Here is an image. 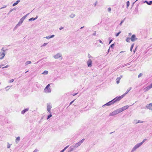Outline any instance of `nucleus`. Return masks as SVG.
Instances as JSON below:
<instances>
[{"label":"nucleus","instance_id":"f257e3e1","mask_svg":"<svg viewBox=\"0 0 152 152\" xmlns=\"http://www.w3.org/2000/svg\"><path fill=\"white\" fill-rule=\"evenodd\" d=\"M85 139H82L78 142L75 144L74 145H71L69 148V152H71L73 150H75L78 146H80L81 144L85 140Z\"/></svg>","mask_w":152,"mask_h":152},{"label":"nucleus","instance_id":"f03ea898","mask_svg":"<svg viewBox=\"0 0 152 152\" xmlns=\"http://www.w3.org/2000/svg\"><path fill=\"white\" fill-rule=\"evenodd\" d=\"M147 139H145L143 140L142 142L137 144L132 148L131 152H133L134 151H135L137 148H138Z\"/></svg>","mask_w":152,"mask_h":152},{"label":"nucleus","instance_id":"7ed1b4c3","mask_svg":"<svg viewBox=\"0 0 152 152\" xmlns=\"http://www.w3.org/2000/svg\"><path fill=\"white\" fill-rule=\"evenodd\" d=\"M117 102L116 101L115 98H114L113 100L105 104L103 106V107H104L105 106H110L112 104H113Z\"/></svg>","mask_w":152,"mask_h":152},{"label":"nucleus","instance_id":"20e7f679","mask_svg":"<svg viewBox=\"0 0 152 152\" xmlns=\"http://www.w3.org/2000/svg\"><path fill=\"white\" fill-rule=\"evenodd\" d=\"M120 113V112L119 111V109H118L110 113L109 115V116H112L116 115Z\"/></svg>","mask_w":152,"mask_h":152},{"label":"nucleus","instance_id":"39448f33","mask_svg":"<svg viewBox=\"0 0 152 152\" xmlns=\"http://www.w3.org/2000/svg\"><path fill=\"white\" fill-rule=\"evenodd\" d=\"M126 94L125 93L121 96H119L115 98L116 102L118 101H120L122 98L124 97Z\"/></svg>","mask_w":152,"mask_h":152},{"label":"nucleus","instance_id":"423d86ee","mask_svg":"<svg viewBox=\"0 0 152 152\" xmlns=\"http://www.w3.org/2000/svg\"><path fill=\"white\" fill-rule=\"evenodd\" d=\"M129 107V106L128 105H126L124 106L123 107H122L121 108L118 109L119 110V111L120 112H121L123 111L124 110H125L128 109Z\"/></svg>","mask_w":152,"mask_h":152},{"label":"nucleus","instance_id":"0eeeda50","mask_svg":"<svg viewBox=\"0 0 152 152\" xmlns=\"http://www.w3.org/2000/svg\"><path fill=\"white\" fill-rule=\"evenodd\" d=\"M151 88H152V83H151L149 86H148L144 88L143 90L145 92H146L149 90Z\"/></svg>","mask_w":152,"mask_h":152},{"label":"nucleus","instance_id":"6e6552de","mask_svg":"<svg viewBox=\"0 0 152 152\" xmlns=\"http://www.w3.org/2000/svg\"><path fill=\"white\" fill-rule=\"evenodd\" d=\"M137 39L136 38V36L135 34L132 35L130 38V39L132 42H134Z\"/></svg>","mask_w":152,"mask_h":152},{"label":"nucleus","instance_id":"1a4fd4ad","mask_svg":"<svg viewBox=\"0 0 152 152\" xmlns=\"http://www.w3.org/2000/svg\"><path fill=\"white\" fill-rule=\"evenodd\" d=\"M87 64L88 65V67H90L92 66V61L91 59H89V60L87 62Z\"/></svg>","mask_w":152,"mask_h":152},{"label":"nucleus","instance_id":"9d476101","mask_svg":"<svg viewBox=\"0 0 152 152\" xmlns=\"http://www.w3.org/2000/svg\"><path fill=\"white\" fill-rule=\"evenodd\" d=\"M51 108V106L49 104H47V111L49 112L50 113H51L50 110Z\"/></svg>","mask_w":152,"mask_h":152},{"label":"nucleus","instance_id":"9b49d317","mask_svg":"<svg viewBox=\"0 0 152 152\" xmlns=\"http://www.w3.org/2000/svg\"><path fill=\"white\" fill-rule=\"evenodd\" d=\"M62 56L60 53H58L56 55L54 56V58L55 59L58 58H59L61 57Z\"/></svg>","mask_w":152,"mask_h":152},{"label":"nucleus","instance_id":"f8f14e48","mask_svg":"<svg viewBox=\"0 0 152 152\" xmlns=\"http://www.w3.org/2000/svg\"><path fill=\"white\" fill-rule=\"evenodd\" d=\"M5 55V54L4 52H0V59H2Z\"/></svg>","mask_w":152,"mask_h":152},{"label":"nucleus","instance_id":"ddd939ff","mask_svg":"<svg viewBox=\"0 0 152 152\" xmlns=\"http://www.w3.org/2000/svg\"><path fill=\"white\" fill-rule=\"evenodd\" d=\"M146 107L148 109L152 110V103H150L146 105Z\"/></svg>","mask_w":152,"mask_h":152},{"label":"nucleus","instance_id":"4468645a","mask_svg":"<svg viewBox=\"0 0 152 152\" xmlns=\"http://www.w3.org/2000/svg\"><path fill=\"white\" fill-rule=\"evenodd\" d=\"M50 86V84H48V85L46 86V87L45 88L44 90L45 91V90L46 89H48V92H51V90H50V88H49H49Z\"/></svg>","mask_w":152,"mask_h":152},{"label":"nucleus","instance_id":"2eb2a0df","mask_svg":"<svg viewBox=\"0 0 152 152\" xmlns=\"http://www.w3.org/2000/svg\"><path fill=\"white\" fill-rule=\"evenodd\" d=\"M143 3H146L147 4H148V5H151L152 4V1H150L149 2L147 0H145L144 1Z\"/></svg>","mask_w":152,"mask_h":152},{"label":"nucleus","instance_id":"dca6fc26","mask_svg":"<svg viewBox=\"0 0 152 152\" xmlns=\"http://www.w3.org/2000/svg\"><path fill=\"white\" fill-rule=\"evenodd\" d=\"M29 110V109L28 108H27L25 109H24V110H23L21 112V113L22 114H24L26 112L28 111Z\"/></svg>","mask_w":152,"mask_h":152},{"label":"nucleus","instance_id":"f3484780","mask_svg":"<svg viewBox=\"0 0 152 152\" xmlns=\"http://www.w3.org/2000/svg\"><path fill=\"white\" fill-rule=\"evenodd\" d=\"M55 36V35H52L48 36H47L45 38L47 39H49L53 38ZM44 38H45L44 37Z\"/></svg>","mask_w":152,"mask_h":152},{"label":"nucleus","instance_id":"a211bd4d","mask_svg":"<svg viewBox=\"0 0 152 152\" xmlns=\"http://www.w3.org/2000/svg\"><path fill=\"white\" fill-rule=\"evenodd\" d=\"M20 137H18L15 140V142L16 143L18 144V142L20 141Z\"/></svg>","mask_w":152,"mask_h":152},{"label":"nucleus","instance_id":"6ab92c4d","mask_svg":"<svg viewBox=\"0 0 152 152\" xmlns=\"http://www.w3.org/2000/svg\"><path fill=\"white\" fill-rule=\"evenodd\" d=\"M37 17H38V16H36V17L35 18H30V19H29L28 20L29 21H32V20H33V21L34 20L37 18Z\"/></svg>","mask_w":152,"mask_h":152},{"label":"nucleus","instance_id":"aec40b11","mask_svg":"<svg viewBox=\"0 0 152 152\" xmlns=\"http://www.w3.org/2000/svg\"><path fill=\"white\" fill-rule=\"evenodd\" d=\"M132 87L129 88L126 91V94H127L132 89Z\"/></svg>","mask_w":152,"mask_h":152},{"label":"nucleus","instance_id":"412c9836","mask_svg":"<svg viewBox=\"0 0 152 152\" xmlns=\"http://www.w3.org/2000/svg\"><path fill=\"white\" fill-rule=\"evenodd\" d=\"M23 22L20 20L19 22L17 24V26H20V25L22 24Z\"/></svg>","mask_w":152,"mask_h":152},{"label":"nucleus","instance_id":"4be33fe9","mask_svg":"<svg viewBox=\"0 0 152 152\" xmlns=\"http://www.w3.org/2000/svg\"><path fill=\"white\" fill-rule=\"evenodd\" d=\"M29 13L27 14L26 15H24V16L22 17L21 18H23V20H24V19L26 18L27 17V16L29 14Z\"/></svg>","mask_w":152,"mask_h":152},{"label":"nucleus","instance_id":"5701e85b","mask_svg":"<svg viewBox=\"0 0 152 152\" xmlns=\"http://www.w3.org/2000/svg\"><path fill=\"white\" fill-rule=\"evenodd\" d=\"M75 16V15L74 14H72L70 15L69 17L72 18H73Z\"/></svg>","mask_w":152,"mask_h":152},{"label":"nucleus","instance_id":"b1692460","mask_svg":"<svg viewBox=\"0 0 152 152\" xmlns=\"http://www.w3.org/2000/svg\"><path fill=\"white\" fill-rule=\"evenodd\" d=\"M31 62L30 61H27L25 63V65L26 66L28 64H31Z\"/></svg>","mask_w":152,"mask_h":152},{"label":"nucleus","instance_id":"393cba45","mask_svg":"<svg viewBox=\"0 0 152 152\" xmlns=\"http://www.w3.org/2000/svg\"><path fill=\"white\" fill-rule=\"evenodd\" d=\"M130 5V2L129 1H128L126 2V8H128V7Z\"/></svg>","mask_w":152,"mask_h":152},{"label":"nucleus","instance_id":"a878e982","mask_svg":"<svg viewBox=\"0 0 152 152\" xmlns=\"http://www.w3.org/2000/svg\"><path fill=\"white\" fill-rule=\"evenodd\" d=\"M48 71H44L42 73V74L47 75L48 74Z\"/></svg>","mask_w":152,"mask_h":152},{"label":"nucleus","instance_id":"bb28decb","mask_svg":"<svg viewBox=\"0 0 152 152\" xmlns=\"http://www.w3.org/2000/svg\"><path fill=\"white\" fill-rule=\"evenodd\" d=\"M52 115L51 113H50V114H49V115H48V116H47V119L48 120V119H49L50 117H52Z\"/></svg>","mask_w":152,"mask_h":152},{"label":"nucleus","instance_id":"cd10ccee","mask_svg":"<svg viewBox=\"0 0 152 152\" xmlns=\"http://www.w3.org/2000/svg\"><path fill=\"white\" fill-rule=\"evenodd\" d=\"M134 44H132L131 46V48H130V51H132V49L134 47Z\"/></svg>","mask_w":152,"mask_h":152},{"label":"nucleus","instance_id":"c85d7f7f","mask_svg":"<svg viewBox=\"0 0 152 152\" xmlns=\"http://www.w3.org/2000/svg\"><path fill=\"white\" fill-rule=\"evenodd\" d=\"M130 39V38L129 37H127L126 39V41L127 42H129Z\"/></svg>","mask_w":152,"mask_h":152},{"label":"nucleus","instance_id":"c756f323","mask_svg":"<svg viewBox=\"0 0 152 152\" xmlns=\"http://www.w3.org/2000/svg\"><path fill=\"white\" fill-rule=\"evenodd\" d=\"M122 75L120 77H117V78L116 80H118L120 81V80L122 78Z\"/></svg>","mask_w":152,"mask_h":152},{"label":"nucleus","instance_id":"7c9ffc66","mask_svg":"<svg viewBox=\"0 0 152 152\" xmlns=\"http://www.w3.org/2000/svg\"><path fill=\"white\" fill-rule=\"evenodd\" d=\"M16 10V9L15 8H13V9L11 10L10 11V12H9V13L8 14V15L10 13V12H12V11H13V10Z\"/></svg>","mask_w":152,"mask_h":152},{"label":"nucleus","instance_id":"2f4dec72","mask_svg":"<svg viewBox=\"0 0 152 152\" xmlns=\"http://www.w3.org/2000/svg\"><path fill=\"white\" fill-rule=\"evenodd\" d=\"M114 45H115V44H114V43L111 44L110 45V48H112L113 49V47H114Z\"/></svg>","mask_w":152,"mask_h":152},{"label":"nucleus","instance_id":"473e14b6","mask_svg":"<svg viewBox=\"0 0 152 152\" xmlns=\"http://www.w3.org/2000/svg\"><path fill=\"white\" fill-rule=\"evenodd\" d=\"M143 122V121H140V120H138L137 121V122H136V124H137L138 123H142Z\"/></svg>","mask_w":152,"mask_h":152},{"label":"nucleus","instance_id":"72a5a7b5","mask_svg":"<svg viewBox=\"0 0 152 152\" xmlns=\"http://www.w3.org/2000/svg\"><path fill=\"white\" fill-rule=\"evenodd\" d=\"M121 33V31H119L116 34H115V36L116 37H118V35H119V34H120Z\"/></svg>","mask_w":152,"mask_h":152},{"label":"nucleus","instance_id":"f704fd0d","mask_svg":"<svg viewBox=\"0 0 152 152\" xmlns=\"http://www.w3.org/2000/svg\"><path fill=\"white\" fill-rule=\"evenodd\" d=\"M142 75V73H140L139 74L138 76V77L139 78Z\"/></svg>","mask_w":152,"mask_h":152},{"label":"nucleus","instance_id":"c9c22d12","mask_svg":"<svg viewBox=\"0 0 152 152\" xmlns=\"http://www.w3.org/2000/svg\"><path fill=\"white\" fill-rule=\"evenodd\" d=\"M47 44L48 43H45L43 44L42 46H45L46 45H47Z\"/></svg>","mask_w":152,"mask_h":152},{"label":"nucleus","instance_id":"e433bc0d","mask_svg":"<svg viewBox=\"0 0 152 152\" xmlns=\"http://www.w3.org/2000/svg\"><path fill=\"white\" fill-rule=\"evenodd\" d=\"M125 18L124 19V20H122V21L121 22V23H120V25L121 26L122 25V23L124 22V20Z\"/></svg>","mask_w":152,"mask_h":152},{"label":"nucleus","instance_id":"4c0bfd02","mask_svg":"<svg viewBox=\"0 0 152 152\" xmlns=\"http://www.w3.org/2000/svg\"><path fill=\"white\" fill-rule=\"evenodd\" d=\"M7 148H10V145L9 144V143L8 142L7 144Z\"/></svg>","mask_w":152,"mask_h":152},{"label":"nucleus","instance_id":"58836bf2","mask_svg":"<svg viewBox=\"0 0 152 152\" xmlns=\"http://www.w3.org/2000/svg\"><path fill=\"white\" fill-rule=\"evenodd\" d=\"M17 4H17V3H16V2L14 3L13 4H12V6H15L16 5H17Z\"/></svg>","mask_w":152,"mask_h":152},{"label":"nucleus","instance_id":"ea45409f","mask_svg":"<svg viewBox=\"0 0 152 152\" xmlns=\"http://www.w3.org/2000/svg\"><path fill=\"white\" fill-rule=\"evenodd\" d=\"M20 26H17V24L16 25V26L15 27L14 29L15 30V29L18 27Z\"/></svg>","mask_w":152,"mask_h":152},{"label":"nucleus","instance_id":"a19ab883","mask_svg":"<svg viewBox=\"0 0 152 152\" xmlns=\"http://www.w3.org/2000/svg\"><path fill=\"white\" fill-rule=\"evenodd\" d=\"M9 66L8 65H6V66H4L2 68V69H4V68H7Z\"/></svg>","mask_w":152,"mask_h":152},{"label":"nucleus","instance_id":"79ce46f5","mask_svg":"<svg viewBox=\"0 0 152 152\" xmlns=\"http://www.w3.org/2000/svg\"><path fill=\"white\" fill-rule=\"evenodd\" d=\"M111 9L110 7H109L108 8V11L110 12V11H111Z\"/></svg>","mask_w":152,"mask_h":152},{"label":"nucleus","instance_id":"37998d69","mask_svg":"<svg viewBox=\"0 0 152 152\" xmlns=\"http://www.w3.org/2000/svg\"><path fill=\"white\" fill-rule=\"evenodd\" d=\"M75 100H74L73 101H72L71 102H70V103H69V105H71L74 102V101Z\"/></svg>","mask_w":152,"mask_h":152},{"label":"nucleus","instance_id":"c03bdc74","mask_svg":"<svg viewBox=\"0 0 152 152\" xmlns=\"http://www.w3.org/2000/svg\"><path fill=\"white\" fill-rule=\"evenodd\" d=\"M97 41H99L100 43H101L102 44H103V42H102V41L100 39H99L98 40H97Z\"/></svg>","mask_w":152,"mask_h":152},{"label":"nucleus","instance_id":"a18cd8bd","mask_svg":"<svg viewBox=\"0 0 152 152\" xmlns=\"http://www.w3.org/2000/svg\"><path fill=\"white\" fill-rule=\"evenodd\" d=\"M69 147V145H68L66 146V147H65L64 149V150L65 151L67 148H68V147Z\"/></svg>","mask_w":152,"mask_h":152},{"label":"nucleus","instance_id":"49530a36","mask_svg":"<svg viewBox=\"0 0 152 152\" xmlns=\"http://www.w3.org/2000/svg\"><path fill=\"white\" fill-rule=\"evenodd\" d=\"M1 50L3 51V52H5L6 51V50H4V48H3V47L2 48Z\"/></svg>","mask_w":152,"mask_h":152},{"label":"nucleus","instance_id":"de8ad7c7","mask_svg":"<svg viewBox=\"0 0 152 152\" xmlns=\"http://www.w3.org/2000/svg\"><path fill=\"white\" fill-rule=\"evenodd\" d=\"M6 7H7V6L5 5L4 7H2L1 8H0V9H2L4 8H6Z\"/></svg>","mask_w":152,"mask_h":152},{"label":"nucleus","instance_id":"09e8293b","mask_svg":"<svg viewBox=\"0 0 152 152\" xmlns=\"http://www.w3.org/2000/svg\"><path fill=\"white\" fill-rule=\"evenodd\" d=\"M14 81V80L13 79H12L11 80H10V83H12V82H13Z\"/></svg>","mask_w":152,"mask_h":152},{"label":"nucleus","instance_id":"8fccbe9b","mask_svg":"<svg viewBox=\"0 0 152 152\" xmlns=\"http://www.w3.org/2000/svg\"><path fill=\"white\" fill-rule=\"evenodd\" d=\"M116 80V83L117 84H118L120 83L119 80Z\"/></svg>","mask_w":152,"mask_h":152},{"label":"nucleus","instance_id":"3c124183","mask_svg":"<svg viewBox=\"0 0 152 152\" xmlns=\"http://www.w3.org/2000/svg\"><path fill=\"white\" fill-rule=\"evenodd\" d=\"M92 35H93V36H95V35H96V31H94V33L92 34Z\"/></svg>","mask_w":152,"mask_h":152},{"label":"nucleus","instance_id":"603ef678","mask_svg":"<svg viewBox=\"0 0 152 152\" xmlns=\"http://www.w3.org/2000/svg\"><path fill=\"white\" fill-rule=\"evenodd\" d=\"M20 1V0H17L16 2V3H17V4H18Z\"/></svg>","mask_w":152,"mask_h":152},{"label":"nucleus","instance_id":"864d4df0","mask_svg":"<svg viewBox=\"0 0 152 152\" xmlns=\"http://www.w3.org/2000/svg\"><path fill=\"white\" fill-rule=\"evenodd\" d=\"M38 151V150L36 149L33 152H37Z\"/></svg>","mask_w":152,"mask_h":152},{"label":"nucleus","instance_id":"5fc2aeb1","mask_svg":"<svg viewBox=\"0 0 152 152\" xmlns=\"http://www.w3.org/2000/svg\"><path fill=\"white\" fill-rule=\"evenodd\" d=\"M63 28H64V27H63L61 26V27L59 28V29H60V30H61Z\"/></svg>","mask_w":152,"mask_h":152},{"label":"nucleus","instance_id":"6e6d98bb","mask_svg":"<svg viewBox=\"0 0 152 152\" xmlns=\"http://www.w3.org/2000/svg\"><path fill=\"white\" fill-rule=\"evenodd\" d=\"M112 41H113V40L112 39L110 40L109 42V44H110L111 43V42Z\"/></svg>","mask_w":152,"mask_h":152},{"label":"nucleus","instance_id":"4d7b16f0","mask_svg":"<svg viewBox=\"0 0 152 152\" xmlns=\"http://www.w3.org/2000/svg\"><path fill=\"white\" fill-rule=\"evenodd\" d=\"M138 0H136L133 3V4H132V6H133V5H134V3L136 1H138Z\"/></svg>","mask_w":152,"mask_h":152},{"label":"nucleus","instance_id":"13d9d810","mask_svg":"<svg viewBox=\"0 0 152 152\" xmlns=\"http://www.w3.org/2000/svg\"><path fill=\"white\" fill-rule=\"evenodd\" d=\"M77 94V93H74V94H73V96H75V95H76Z\"/></svg>","mask_w":152,"mask_h":152},{"label":"nucleus","instance_id":"bf43d9fd","mask_svg":"<svg viewBox=\"0 0 152 152\" xmlns=\"http://www.w3.org/2000/svg\"><path fill=\"white\" fill-rule=\"evenodd\" d=\"M64 149L61 150L60 152H64Z\"/></svg>","mask_w":152,"mask_h":152},{"label":"nucleus","instance_id":"052dcab7","mask_svg":"<svg viewBox=\"0 0 152 152\" xmlns=\"http://www.w3.org/2000/svg\"><path fill=\"white\" fill-rule=\"evenodd\" d=\"M131 34H132L131 33H129L128 35H129V36H131Z\"/></svg>","mask_w":152,"mask_h":152},{"label":"nucleus","instance_id":"680f3d73","mask_svg":"<svg viewBox=\"0 0 152 152\" xmlns=\"http://www.w3.org/2000/svg\"><path fill=\"white\" fill-rule=\"evenodd\" d=\"M20 20H21L23 22V21H24V20H23V18H21L20 19Z\"/></svg>","mask_w":152,"mask_h":152},{"label":"nucleus","instance_id":"e2e57ef3","mask_svg":"<svg viewBox=\"0 0 152 152\" xmlns=\"http://www.w3.org/2000/svg\"><path fill=\"white\" fill-rule=\"evenodd\" d=\"M88 57L89 58H90V57H91V56H90V55L89 54H88Z\"/></svg>","mask_w":152,"mask_h":152},{"label":"nucleus","instance_id":"0e129e2a","mask_svg":"<svg viewBox=\"0 0 152 152\" xmlns=\"http://www.w3.org/2000/svg\"><path fill=\"white\" fill-rule=\"evenodd\" d=\"M97 1H96V2H95V4H94V6L95 7L96 5V3H97Z\"/></svg>","mask_w":152,"mask_h":152},{"label":"nucleus","instance_id":"69168bd1","mask_svg":"<svg viewBox=\"0 0 152 152\" xmlns=\"http://www.w3.org/2000/svg\"><path fill=\"white\" fill-rule=\"evenodd\" d=\"M84 27V26H83V27H81V28H80V29H82V28H83Z\"/></svg>","mask_w":152,"mask_h":152},{"label":"nucleus","instance_id":"338daca9","mask_svg":"<svg viewBox=\"0 0 152 152\" xmlns=\"http://www.w3.org/2000/svg\"><path fill=\"white\" fill-rule=\"evenodd\" d=\"M4 66V65H3V64H2L1 65H0V68H1V66Z\"/></svg>","mask_w":152,"mask_h":152},{"label":"nucleus","instance_id":"774afa93","mask_svg":"<svg viewBox=\"0 0 152 152\" xmlns=\"http://www.w3.org/2000/svg\"><path fill=\"white\" fill-rule=\"evenodd\" d=\"M110 48H109V49H108V53L109 51V50H110Z\"/></svg>","mask_w":152,"mask_h":152}]
</instances>
